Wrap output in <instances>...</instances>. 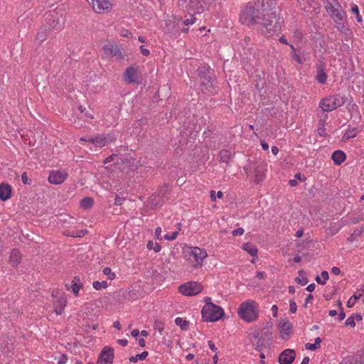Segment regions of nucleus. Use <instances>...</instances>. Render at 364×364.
<instances>
[{"label": "nucleus", "mask_w": 364, "mask_h": 364, "mask_svg": "<svg viewBox=\"0 0 364 364\" xmlns=\"http://www.w3.org/2000/svg\"><path fill=\"white\" fill-rule=\"evenodd\" d=\"M213 0H179V6L190 14V18L185 19L183 23L186 26L195 23L194 14L203 13L208 7V5Z\"/></svg>", "instance_id": "f257e3e1"}, {"label": "nucleus", "mask_w": 364, "mask_h": 364, "mask_svg": "<svg viewBox=\"0 0 364 364\" xmlns=\"http://www.w3.org/2000/svg\"><path fill=\"white\" fill-rule=\"evenodd\" d=\"M237 314L240 319L247 323L255 322L259 318V304L252 299L245 300L238 306Z\"/></svg>", "instance_id": "f03ea898"}, {"label": "nucleus", "mask_w": 364, "mask_h": 364, "mask_svg": "<svg viewBox=\"0 0 364 364\" xmlns=\"http://www.w3.org/2000/svg\"><path fill=\"white\" fill-rule=\"evenodd\" d=\"M259 3H249L242 10L240 14V21L250 26L256 23L259 18Z\"/></svg>", "instance_id": "7ed1b4c3"}, {"label": "nucleus", "mask_w": 364, "mask_h": 364, "mask_svg": "<svg viewBox=\"0 0 364 364\" xmlns=\"http://www.w3.org/2000/svg\"><path fill=\"white\" fill-rule=\"evenodd\" d=\"M206 304L202 309L201 314L205 321L213 322L218 321L224 314L223 309L212 302L210 298L205 299Z\"/></svg>", "instance_id": "20e7f679"}, {"label": "nucleus", "mask_w": 364, "mask_h": 364, "mask_svg": "<svg viewBox=\"0 0 364 364\" xmlns=\"http://www.w3.org/2000/svg\"><path fill=\"white\" fill-rule=\"evenodd\" d=\"M187 260L192 267L197 268L203 265L208 254L204 249L198 247H190L186 250Z\"/></svg>", "instance_id": "39448f33"}, {"label": "nucleus", "mask_w": 364, "mask_h": 364, "mask_svg": "<svg viewBox=\"0 0 364 364\" xmlns=\"http://www.w3.org/2000/svg\"><path fill=\"white\" fill-rule=\"evenodd\" d=\"M324 5L327 12L336 23L346 18V13L337 0H324Z\"/></svg>", "instance_id": "423d86ee"}, {"label": "nucleus", "mask_w": 364, "mask_h": 364, "mask_svg": "<svg viewBox=\"0 0 364 364\" xmlns=\"http://www.w3.org/2000/svg\"><path fill=\"white\" fill-rule=\"evenodd\" d=\"M202 290V285L196 282H186L178 287L179 292L188 296H195Z\"/></svg>", "instance_id": "0eeeda50"}, {"label": "nucleus", "mask_w": 364, "mask_h": 364, "mask_svg": "<svg viewBox=\"0 0 364 364\" xmlns=\"http://www.w3.org/2000/svg\"><path fill=\"white\" fill-rule=\"evenodd\" d=\"M95 13L101 14L110 10L112 7V0H87Z\"/></svg>", "instance_id": "6e6552de"}, {"label": "nucleus", "mask_w": 364, "mask_h": 364, "mask_svg": "<svg viewBox=\"0 0 364 364\" xmlns=\"http://www.w3.org/2000/svg\"><path fill=\"white\" fill-rule=\"evenodd\" d=\"M112 139L105 137L104 136H97L95 138H81L80 141H84L88 143L87 146H94L95 147L104 146L112 141Z\"/></svg>", "instance_id": "1a4fd4ad"}, {"label": "nucleus", "mask_w": 364, "mask_h": 364, "mask_svg": "<svg viewBox=\"0 0 364 364\" xmlns=\"http://www.w3.org/2000/svg\"><path fill=\"white\" fill-rule=\"evenodd\" d=\"M280 336L283 339H287L292 331V325L289 321L286 318L281 319L278 324Z\"/></svg>", "instance_id": "9d476101"}, {"label": "nucleus", "mask_w": 364, "mask_h": 364, "mask_svg": "<svg viewBox=\"0 0 364 364\" xmlns=\"http://www.w3.org/2000/svg\"><path fill=\"white\" fill-rule=\"evenodd\" d=\"M113 358V350L111 348L105 347L98 358L97 364H112Z\"/></svg>", "instance_id": "9b49d317"}, {"label": "nucleus", "mask_w": 364, "mask_h": 364, "mask_svg": "<svg viewBox=\"0 0 364 364\" xmlns=\"http://www.w3.org/2000/svg\"><path fill=\"white\" fill-rule=\"evenodd\" d=\"M125 81L128 83L139 82V71L138 66L129 67L124 74Z\"/></svg>", "instance_id": "f8f14e48"}, {"label": "nucleus", "mask_w": 364, "mask_h": 364, "mask_svg": "<svg viewBox=\"0 0 364 364\" xmlns=\"http://www.w3.org/2000/svg\"><path fill=\"white\" fill-rule=\"evenodd\" d=\"M103 54L106 58L122 57L120 50L111 43H107L102 47Z\"/></svg>", "instance_id": "ddd939ff"}, {"label": "nucleus", "mask_w": 364, "mask_h": 364, "mask_svg": "<svg viewBox=\"0 0 364 364\" xmlns=\"http://www.w3.org/2000/svg\"><path fill=\"white\" fill-rule=\"evenodd\" d=\"M68 177V174L62 171H53L48 176V181L53 184H60Z\"/></svg>", "instance_id": "4468645a"}, {"label": "nucleus", "mask_w": 364, "mask_h": 364, "mask_svg": "<svg viewBox=\"0 0 364 364\" xmlns=\"http://www.w3.org/2000/svg\"><path fill=\"white\" fill-rule=\"evenodd\" d=\"M295 352L291 349L284 350L279 355L280 364H291L295 358Z\"/></svg>", "instance_id": "2eb2a0df"}, {"label": "nucleus", "mask_w": 364, "mask_h": 364, "mask_svg": "<svg viewBox=\"0 0 364 364\" xmlns=\"http://www.w3.org/2000/svg\"><path fill=\"white\" fill-rule=\"evenodd\" d=\"M320 107L324 112H331L336 109L335 100L332 96L322 100L320 102Z\"/></svg>", "instance_id": "dca6fc26"}, {"label": "nucleus", "mask_w": 364, "mask_h": 364, "mask_svg": "<svg viewBox=\"0 0 364 364\" xmlns=\"http://www.w3.org/2000/svg\"><path fill=\"white\" fill-rule=\"evenodd\" d=\"M67 304V298L64 294L59 296L58 300L55 301V311L57 314H61Z\"/></svg>", "instance_id": "f3484780"}, {"label": "nucleus", "mask_w": 364, "mask_h": 364, "mask_svg": "<svg viewBox=\"0 0 364 364\" xmlns=\"http://www.w3.org/2000/svg\"><path fill=\"white\" fill-rule=\"evenodd\" d=\"M11 196V188L9 184H0V199L5 201Z\"/></svg>", "instance_id": "a211bd4d"}, {"label": "nucleus", "mask_w": 364, "mask_h": 364, "mask_svg": "<svg viewBox=\"0 0 364 364\" xmlns=\"http://www.w3.org/2000/svg\"><path fill=\"white\" fill-rule=\"evenodd\" d=\"M331 158L335 164L340 165L346 160V155L343 151L337 150L332 154Z\"/></svg>", "instance_id": "6ab92c4d"}, {"label": "nucleus", "mask_w": 364, "mask_h": 364, "mask_svg": "<svg viewBox=\"0 0 364 364\" xmlns=\"http://www.w3.org/2000/svg\"><path fill=\"white\" fill-rule=\"evenodd\" d=\"M242 249L254 257L252 262H255V259L257 257V248L255 245L247 242L243 245Z\"/></svg>", "instance_id": "aec40b11"}, {"label": "nucleus", "mask_w": 364, "mask_h": 364, "mask_svg": "<svg viewBox=\"0 0 364 364\" xmlns=\"http://www.w3.org/2000/svg\"><path fill=\"white\" fill-rule=\"evenodd\" d=\"M21 260V253L17 250H14L11 252L9 261L12 266H17Z\"/></svg>", "instance_id": "412c9836"}, {"label": "nucleus", "mask_w": 364, "mask_h": 364, "mask_svg": "<svg viewBox=\"0 0 364 364\" xmlns=\"http://www.w3.org/2000/svg\"><path fill=\"white\" fill-rule=\"evenodd\" d=\"M81 287L82 285L80 279L78 277H74L72 282L71 290L75 296L78 295Z\"/></svg>", "instance_id": "4be33fe9"}, {"label": "nucleus", "mask_w": 364, "mask_h": 364, "mask_svg": "<svg viewBox=\"0 0 364 364\" xmlns=\"http://www.w3.org/2000/svg\"><path fill=\"white\" fill-rule=\"evenodd\" d=\"M326 75L323 70V69L320 67L317 69V74L316 76V79L321 84H324L326 81Z\"/></svg>", "instance_id": "5701e85b"}, {"label": "nucleus", "mask_w": 364, "mask_h": 364, "mask_svg": "<svg viewBox=\"0 0 364 364\" xmlns=\"http://www.w3.org/2000/svg\"><path fill=\"white\" fill-rule=\"evenodd\" d=\"M290 47L292 50L291 55H292V58H294V60H296L299 64H302L306 60L305 57L303 55H299L296 53V49L295 48V47L294 46L290 45Z\"/></svg>", "instance_id": "b1692460"}, {"label": "nucleus", "mask_w": 364, "mask_h": 364, "mask_svg": "<svg viewBox=\"0 0 364 364\" xmlns=\"http://www.w3.org/2000/svg\"><path fill=\"white\" fill-rule=\"evenodd\" d=\"M321 343V339L320 338H316L314 341V343H307L305 345V348L309 350H314L318 349L320 347Z\"/></svg>", "instance_id": "393cba45"}, {"label": "nucleus", "mask_w": 364, "mask_h": 364, "mask_svg": "<svg viewBox=\"0 0 364 364\" xmlns=\"http://www.w3.org/2000/svg\"><path fill=\"white\" fill-rule=\"evenodd\" d=\"M80 207L83 209H89L93 205V200L91 198L85 197L80 201Z\"/></svg>", "instance_id": "a878e982"}, {"label": "nucleus", "mask_w": 364, "mask_h": 364, "mask_svg": "<svg viewBox=\"0 0 364 364\" xmlns=\"http://www.w3.org/2000/svg\"><path fill=\"white\" fill-rule=\"evenodd\" d=\"M329 275L327 271H323L321 273L320 276H317L316 278V281L318 284L323 285L326 284V281L328 279Z\"/></svg>", "instance_id": "bb28decb"}, {"label": "nucleus", "mask_w": 364, "mask_h": 364, "mask_svg": "<svg viewBox=\"0 0 364 364\" xmlns=\"http://www.w3.org/2000/svg\"><path fill=\"white\" fill-rule=\"evenodd\" d=\"M333 99L335 100V105L337 107H341L346 103V99L344 96L338 94L332 96Z\"/></svg>", "instance_id": "cd10ccee"}, {"label": "nucleus", "mask_w": 364, "mask_h": 364, "mask_svg": "<svg viewBox=\"0 0 364 364\" xmlns=\"http://www.w3.org/2000/svg\"><path fill=\"white\" fill-rule=\"evenodd\" d=\"M175 323L178 326H180V328L182 329V330H186L188 329V322L183 319V318H181V317H177L176 319H175Z\"/></svg>", "instance_id": "c85d7f7f"}, {"label": "nucleus", "mask_w": 364, "mask_h": 364, "mask_svg": "<svg viewBox=\"0 0 364 364\" xmlns=\"http://www.w3.org/2000/svg\"><path fill=\"white\" fill-rule=\"evenodd\" d=\"M92 287L95 290H100L102 289H106L108 287V284L106 281H95L92 283Z\"/></svg>", "instance_id": "c756f323"}, {"label": "nucleus", "mask_w": 364, "mask_h": 364, "mask_svg": "<svg viewBox=\"0 0 364 364\" xmlns=\"http://www.w3.org/2000/svg\"><path fill=\"white\" fill-rule=\"evenodd\" d=\"M146 247L149 250H153L155 252H159L161 250L160 245L151 240L147 242Z\"/></svg>", "instance_id": "7c9ffc66"}, {"label": "nucleus", "mask_w": 364, "mask_h": 364, "mask_svg": "<svg viewBox=\"0 0 364 364\" xmlns=\"http://www.w3.org/2000/svg\"><path fill=\"white\" fill-rule=\"evenodd\" d=\"M102 272L110 280H113V279H114L116 278L115 273L112 272V269L109 267L104 268L103 270H102Z\"/></svg>", "instance_id": "2f4dec72"}, {"label": "nucleus", "mask_w": 364, "mask_h": 364, "mask_svg": "<svg viewBox=\"0 0 364 364\" xmlns=\"http://www.w3.org/2000/svg\"><path fill=\"white\" fill-rule=\"evenodd\" d=\"M148 355V353L146 351H144L139 355H137L136 357H132L130 358V361L132 362H136L138 360H144Z\"/></svg>", "instance_id": "473e14b6"}, {"label": "nucleus", "mask_w": 364, "mask_h": 364, "mask_svg": "<svg viewBox=\"0 0 364 364\" xmlns=\"http://www.w3.org/2000/svg\"><path fill=\"white\" fill-rule=\"evenodd\" d=\"M357 132L355 129H348L344 134L343 138L345 139H349L356 136Z\"/></svg>", "instance_id": "72a5a7b5"}, {"label": "nucleus", "mask_w": 364, "mask_h": 364, "mask_svg": "<svg viewBox=\"0 0 364 364\" xmlns=\"http://www.w3.org/2000/svg\"><path fill=\"white\" fill-rule=\"evenodd\" d=\"M296 281L301 285H305L308 282V279L302 274L301 272H299V275L296 278Z\"/></svg>", "instance_id": "f704fd0d"}, {"label": "nucleus", "mask_w": 364, "mask_h": 364, "mask_svg": "<svg viewBox=\"0 0 364 364\" xmlns=\"http://www.w3.org/2000/svg\"><path fill=\"white\" fill-rule=\"evenodd\" d=\"M178 233V231H174L164 235V237L167 240H173L176 238Z\"/></svg>", "instance_id": "c9c22d12"}, {"label": "nucleus", "mask_w": 364, "mask_h": 364, "mask_svg": "<svg viewBox=\"0 0 364 364\" xmlns=\"http://www.w3.org/2000/svg\"><path fill=\"white\" fill-rule=\"evenodd\" d=\"M220 159L224 162H228L230 159V155L228 151H223L220 153Z\"/></svg>", "instance_id": "e433bc0d"}, {"label": "nucleus", "mask_w": 364, "mask_h": 364, "mask_svg": "<svg viewBox=\"0 0 364 364\" xmlns=\"http://www.w3.org/2000/svg\"><path fill=\"white\" fill-rule=\"evenodd\" d=\"M346 326H350L351 328H354L355 326V317L350 316L348 317L345 322Z\"/></svg>", "instance_id": "4c0bfd02"}, {"label": "nucleus", "mask_w": 364, "mask_h": 364, "mask_svg": "<svg viewBox=\"0 0 364 364\" xmlns=\"http://www.w3.org/2000/svg\"><path fill=\"white\" fill-rule=\"evenodd\" d=\"M58 364H65L68 361L67 355L65 354L60 355L58 358H56Z\"/></svg>", "instance_id": "58836bf2"}, {"label": "nucleus", "mask_w": 364, "mask_h": 364, "mask_svg": "<svg viewBox=\"0 0 364 364\" xmlns=\"http://www.w3.org/2000/svg\"><path fill=\"white\" fill-rule=\"evenodd\" d=\"M161 232H162V230L161 228L158 227L157 228H156L154 235H155V237L157 240H161L163 239L164 237L161 235Z\"/></svg>", "instance_id": "ea45409f"}, {"label": "nucleus", "mask_w": 364, "mask_h": 364, "mask_svg": "<svg viewBox=\"0 0 364 364\" xmlns=\"http://www.w3.org/2000/svg\"><path fill=\"white\" fill-rule=\"evenodd\" d=\"M223 193L221 191H218L216 194L215 192L212 191L210 198L212 200H215L216 198H220L223 197Z\"/></svg>", "instance_id": "a19ab883"}, {"label": "nucleus", "mask_w": 364, "mask_h": 364, "mask_svg": "<svg viewBox=\"0 0 364 364\" xmlns=\"http://www.w3.org/2000/svg\"><path fill=\"white\" fill-rule=\"evenodd\" d=\"M289 310L292 314L296 313L297 310L296 304L294 301H291L289 304Z\"/></svg>", "instance_id": "79ce46f5"}, {"label": "nucleus", "mask_w": 364, "mask_h": 364, "mask_svg": "<svg viewBox=\"0 0 364 364\" xmlns=\"http://www.w3.org/2000/svg\"><path fill=\"white\" fill-rule=\"evenodd\" d=\"M244 229L242 228H237L235 230H234L232 232V235L234 236H236V235H242L244 234Z\"/></svg>", "instance_id": "37998d69"}, {"label": "nucleus", "mask_w": 364, "mask_h": 364, "mask_svg": "<svg viewBox=\"0 0 364 364\" xmlns=\"http://www.w3.org/2000/svg\"><path fill=\"white\" fill-rule=\"evenodd\" d=\"M154 326V328L158 330L159 332H161L164 330L163 324L160 321H155Z\"/></svg>", "instance_id": "c03bdc74"}, {"label": "nucleus", "mask_w": 364, "mask_h": 364, "mask_svg": "<svg viewBox=\"0 0 364 364\" xmlns=\"http://www.w3.org/2000/svg\"><path fill=\"white\" fill-rule=\"evenodd\" d=\"M318 134L320 135V136H325L326 134V129L323 126V124H322L321 126H320L318 128Z\"/></svg>", "instance_id": "a18cd8bd"}, {"label": "nucleus", "mask_w": 364, "mask_h": 364, "mask_svg": "<svg viewBox=\"0 0 364 364\" xmlns=\"http://www.w3.org/2000/svg\"><path fill=\"white\" fill-rule=\"evenodd\" d=\"M36 38L38 40L43 41L46 39V34L43 31H40L38 33Z\"/></svg>", "instance_id": "49530a36"}, {"label": "nucleus", "mask_w": 364, "mask_h": 364, "mask_svg": "<svg viewBox=\"0 0 364 364\" xmlns=\"http://www.w3.org/2000/svg\"><path fill=\"white\" fill-rule=\"evenodd\" d=\"M351 11L353 14H354L355 15H358V13H359L358 6L355 4H353L351 6Z\"/></svg>", "instance_id": "de8ad7c7"}, {"label": "nucleus", "mask_w": 364, "mask_h": 364, "mask_svg": "<svg viewBox=\"0 0 364 364\" xmlns=\"http://www.w3.org/2000/svg\"><path fill=\"white\" fill-rule=\"evenodd\" d=\"M271 311L272 312V315L274 317H277L278 312V307L276 305H273L271 308Z\"/></svg>", "instance_id": "09e8293b"}, {"label": "nucleus", "mask_w": 364, "mask_h": 364, "mask_svg": "<svg viewBox=\"0 0 364 364\" xmlns=\"http://www.w3.org/2000/svg\"><path fill=\"white\" fill-rule=\"evenodd\" d=\"M124 201V198H122V197H119V196H117L116 198H115V205H120L122 204Z\"/></svg>", "instance_id": "8fccbe9b"}, {"label": "nucleus", "mask_w": 364, "mask_h": 364, "mask_svg": "<svg viewBox=\"0 0 364 364\" xmlns=\"http://www.w3.org/2000/svg\"><path fill=\"white\" fill-rule=\"evenodd\" d=\"M140 50H141V53H142V55H145V56H147L149 55V50L146 48H144L143 46H141L140 47Z\"/></svg>", "instance_id": "3c124183"}, {"label": "nucleus", "mask_w": 364, "mask_h": 364, "mask_svg": "<svg viewBox=\"0 0 364 364\" xmlns=\"http://www.w3.org/2000/svg\"><path fill=\"white\" fill-rule=\"evenodd\" d=\"M331 272L335 274V275H338L340 274L341 273V270L338 267H333L332 269H331Z\"/></svg>", "instance_id": "603ef678"}, {"label": "nucleus", "mask_w": 364, "mask_h": 364, "mask_svg": "<svg viewBox=\"0 0 364 364\" xmlns=\"http://www.w3.org/2000/svg\"><path fill=\"white\" fill-rule=\"evenodd\" d=\"M316 288V285L314 284H310L307 286L306 290L309 292H312L314 291Z\"/></svg>", "instance_id": "864d4df0"}, {"label": "nucleus", "mask_w": 364, "mask_h": 364, "mask_svg": "<svg viewBox=\"0 0 364 364\" xmlns=\"http://www.w3.org/2000/svg\"><path fill=\"white\" fill-rule=\"evenodd\" d=\"M208 346L210 347V348L212 350H213V351H216L217 350V348L215 347L214 343L212 341H208Z\"/></svg>", "instance_id": "5fc2aeb1"}, {"label": "nucleus", "mask_w": 364, "mask_h": 364, "mask_svg": "<svg viewBox=\"0 0 364 364\" xmlns=\"http://www.w3.org/2000/svg\"><path fill=\"white\" fill-rule=\"evenodd\" d=\"M274 31L271 29V28H269L267 26L266 27V31H263V33L265 34V35H272L274 33Z\"/></svg>", "instance_id": "6e6d98bb"}, {"label": "nucleus", "mask_w": 364, "mask_h": 364, "mask_svg": "<svg viewBox=\"0 0 364 364\" xmlns=\"http://www.w3.org/2000/svg\"><path fill=\"white\" fill-rule=\"evenodd\" d=\"M131 334L133 337H137L140 334V332L138 329L135 328L132 330Z\"/></svg>", "instance_id": "4d7b16f0"}, {"label": "nucleus", "mask_w": 364, "mask_h": 364, "mask_svg": "<svg viewBox=\"0 0 364 364\" xmlns=\"http://www.w3.org/2000/svg\"><path fill=\"white\" fill-rule=\"evenodd\" d=\"M264 179V175L263 174H257L256 176H255V180L257 181V182H260L262 181H263Z\"/></svg>", "instance_id": "13d9d810"}, {"label": "nucleus", "mask_w": 364, "mask_h": 364, "mask_svg": "<svg viewBox=\"0 0 364 364\" xmlns=\"http://www.w3.org/2000/svg\"><path fill=\"white\" fill-rule=\"evenodd\" d=\"M256 277H257V278L258 279H262L264 278V272H259L257 273V276Z\"/></svg>", "instance_id": "bf43d9fd"}, {"label": "nucleus", "mask_w": 364, "mask_h": 364, "mask_svg": "<svg viewBox=\"0 0 364 364\" xmlns=\"http://www.w3.org/2000/svg\"><path fill=\"white\" fill-rule=\"evenodd\" d=\"M279 42L286 45H289L287 40L284 37H281L279 39Z\"/></svg>", "instance_id": "052dcab7"}, {"label": "nucleus", "mask_w": 364, "mask_h": 364, "mask_svg": "<svg viewBox=\"0 0 364 364\" xmlns=\"http://www.w3.org/2000/svg\"><path fill=\"white\" fill-rule=\"evenodd\" d=\"M272 152L273 154L277 155L279 152V149L277 146H272Z\"/></svg>", "instance_id": "680f3d73"}, {"label": "nucleus", "mask_w": 364, "mask_h": 364, "mask_svg": "<svg viewBox=\"0 0 364 364\" xmlns=\"http://www.w3.org/2000/svg\"><path fill=\"white\" fill-rule=\"evenodd\" d=\"M261 145H262V149H263L264 150H268V149H269V145H268V144H267V143H266V142L263 141V142H262Z\"/></svg>", "instance_id": "e2e57ef3"}, {"label": "nucleus", "mask_w": 364, "mask_h": 364, "mask_svg": "<svg viewBox=\"0 0 364 364\" xmlns=\"http://www.w3.org/2000/svg\"><path fill=\"white\" fill-rule=\"evenodd\" d=\"M289 183L291 186H296L297 185V181L296 179H291L289 181Z\"/></svg>", "instance_id": "0e129e2a"}, {"label": "nucleus", "mask_w": 364, "mask_h": 364, "mask_svg": "<svg viewBox=\"0 0 364 364\" xmlns=\"http://www.w3.org/2000/svg\"><path fill=\"white\" fill-rule=\"evenodd\" d=\"M114 327L117 329H120L121 328V324L119 321H115L113 324Z\"/></svg>", "instance_id": "69168bd1"}, {"label": "nucleus", "mask_w": 364, "mask_h": 364, "mask_svg": "<svg viewBox=\"0 0 364 364\" xmlns=\"http://www.w3.org/2000/svg\"><path fill=\"white\" fill-rule=\"evenodd\" d=\"M122 35L123 36L129 37V35H131V33L129 31L126 30L122 32Z\"/></svg>", "instance_id": "338daca9"}, {"label": "nucleus", "mask_w": 364, "mask_h": 364, "mask_svg": "<svg viewBox=\"0 0 364 364\" xmlns=\"http://www.w3.org/2000/svg\"><path fill=\"white\" fill-rule=\"evenodd\" d=\"M309 358L308 357H305L303 358L301 364H309Z\"/></svg>", "instance_id": "774afa93"}]
</instances>
